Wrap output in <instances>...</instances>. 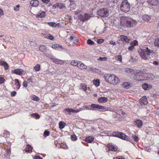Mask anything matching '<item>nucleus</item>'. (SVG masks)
I'll return each mask as SVG.
<instances>
[{
  "instance_id": "obj_1",
  "label": "nucleus",
  "mask_w": 159,
  "mask_h": 159,
  "mask_svg": "<svg viewBox=\"0 0 159 159\" xmlns=\"http://www.w3.org/2000/svg\"><path fill=\"white\" fill-rule=\"evenodd\" d=\"M103 77L107 82L114 85H116L119 82L118 78L114 75L106 74Z\"/></svg>"
},
{
  "instance_id": "obj_2",
  "label": "nucleus",
  "mask_w": 159,
  "mask_h": 159,
  "mask_svg": "<svg viewBox=\"0 0 159 159\" xmlns=\"http://www.w3.org/2000/svg\"><path fill=\"white\" fill-rule=\"evenodd\" d=\"M145 50L143 56H142L143 59L148 60L149 59H152L155 57V54L153 50H151L147 47L146 48Z\"/></svg>"
},
{
  "instance_id": "obj_3",
  "label": "nucleus",
  "mask_w": 159,
  "mask_h": 159,
  "mask_svg": "<svg viewBox=\"0 0 159 159\" xmlns=\"http://www.w3.org/2000/svg\"><path fill=\"white\" fill-rule=\"evenodd\" d=\"M120 8L121 11L123 12H127L129 10L130 4L127 0L123 1L121 4Z\"/></svg>"
},
{
  "instance_id": "obj_4",
  "label": "nucleus",
  "mask_w": 159,
  "mask_h": 159,
  "mask_svg": "<svg viewBox=\"0 0 159 159\" xmlns=\"http://www.w3.org/2000/svg\"><path fill=\"white\" fill-rule=\"evenodd\" d=\"M144 74L142 71L137 70L134 76V79L137 80H143L145 77H143Z\"/></svg>"
},
{
  "instance_id": "obj_5",
  "label": "nucleus",
  "mask_w": 159,
  "mask_h": 159,
  "mask_svg": "<svg viewBox=\"0 0 159 159\" xmlns=\"http://www.w3.org/2000/svg\"><path fill=\"white\" fill-rule=\"evenodd\" d=\"M113 136L118 137L126 140H129V138L125 134L119 132H114L113 134Z\"/></svg>"
},
{
  "instance_id": "obj_6",
  "label": "nucleus",
  "mask_w": 159,
  "mask_h": 159,
  "mask_svg": "<svg viewBox=\"0 0 159 159\" xmlns=\"http://www.w3.org/2000/svg\"><path fill=\"white\" fill-rule=\"evenodd\" d=\"M97 13L98 15L102 17H107L109 15L108 11L105 8L100 9L98 11Z\"/></svg>"
},
{
  "instance_id": "obj_7",
  "label": "nucleus",
  "mask_w": 159,
  "mask_h": 159,
  "mask_svg": "<svg viewBox=\"0 0 159 159\" xmlns=\"http://www.w3.org/2000/svg\"><path fill=\"white\" fill-rule=\"evenodd\" d=\"M90 107L92 108H93L91 109V110H101L100 111H104L106 110L105 107L97 104H92L91 105Z\"/></svg>"
},
{
  "instance_id": "obj_8",
  "label": "nucleus",
  "mask_w": 159,
  "mask_h": 159,
  "mask_svg": "<svg viewBox=\"0 0 159 159\" xmlns=\"http://www.w3.org/2000/svg\"><path fill=\"white\" fill-rule=\"evenodd\" d=\"M126 25L129 27H131L135 26L137 23V21L131 19H129L126 21Z\"/></svg>"
},
{
  "instance_id": "obj_9",
  "label": "nucleus",
  "mask_w": 159,
  "mask_h": 159,
  "mask_svg": "<svg viewBox=\"0 0 159 159\" xmlns=\"http://www.w3.org/2000/svg\"><path fill=\"white\" fill-rule=\"evenodd\" d=\"M53 8L54 9L57 8L61 9H65L66 8V7L63 4L58 2L56 3L53 6Z\"/></svg>"
},
{
  "instance_id": "obj_10",
  "label": "nucleus",
  "mask_w": 159,
  "mask_h": 159,
  "mask_svg": "<svg viewBox=\"0 0 159 159\" xmlns=\"http://www.w3.org/2000/svg\"><path fill=\"white\" fill-rule=\"evenodd\" d=\"M24 71L22 69H17L12 71V72L17 75H21L23 74Z\"/></svg>"
},
{
  "instance_id": "obj_11",
  "label": "nucleus",
  "mask_w": 159,
  "mask_h": 159,
  "mask_svg": "<svg viewBox=\"0 0 159 159\" xmlns=\"http://www.w3.org/2000/svg\"><path fill=\"white\" fill-rule=\"evenodd\" d=\"M135 125H136L138 128H141L143 125V123L142 121L140 119L136 120L134 122Z\"/></svg>"
},
{
  "instance_id": "obj_12",
  "label": "nucleus",
  "mask_w": 159,
  "mask_h": 159,
  "mask_svg": "<svg viewBox=\"0 0 159 159\" xmlns=\"http://www.w3.org/2000/svg\"><path fill=\"white\" fill-rule=\"evenodd\" d=\"M108 99L107 97H101L98 99V102L100 103H105L107 101Z\"/></svg>"
},
{
  "instance_id": "obj_13",
  "label": "nucleus",
  "mask_w": 159,
  "mask_h": 159,
  "mask_svg": "<svg viewBox=\"0 0 159 159\" xmlns=\"http://www.w3.org/2000/svg\"><path fill=\"white\" fill-rule=\"evenodd\" d=\"M90 17L91 16L89 15L84 13L82 15L81 20L84 22L85 20H88Z\"/></svg>"
},
{
  "instance_id": "obj_14",
  "label": "nucleus",
  "mask_w": 159,
  "mask_h": 159,
  "mask_svg": "<svg viewBox=\"0 0 159 159\" xmlns=\"http://www.w3.org/2000/svg\"><path fill=\"white\" fill-rule=\"evenodd\" d=\"M141 105H146L148 104L147 98L146 97H143L141 99V101L140 102Z\"/></svg>"
},
{
  "instance_id": "obj_15",
  "label": "nucleus",
  "mask_w": 159,
  "mask_h": 159,
  "mask_svg": "<svg viewBox=\"0 0 159 159\" xmlns=\"http://www.w3.org/2000/svg\"><path fill=\"white\" fill-rule=\"evenodd\" d=\"M152 88L151 85L148 84L147 83H145L142 85V88L145 90H149Z\"/></svg>"
},
{
  "instance_id": "obj_16",
  "label": "nucleus",
  "mask_w": 159,
  "mask_h": 159,
  "mask_svg": "<svg viewBox=\"0 0 159 159\" xmlns=\"http://www.w3.org/2000/svg\"><path fill=\"white\" fill-rule=\"evenodd\" d=\"M0 64L4 66L5 70H7L8 69V65L6 62L1 60L0 61Z\"/></svg>"
},
{
  "instance_id": "obj_17",
  "label": "nucleus",
  "mask_w": 159,
  "mask_h": 159,
  "mask_svg": "<svg viewBox=\"0 0 159 159\" xmlns=\"http://www.w3.org/2000/svg\"><path fill=\"white\" fill-rule=\"evenodd\" d=\"M120 39L121 41L124 42L125 41L126 43L129 42V39H128L127 36L124 35H122L120 36Z\"/></svg>"
},
{
  "instance_id": "obj_18",
  "label": "nucleus",
  "mask_w": 159,
  "mask_h": 159,
  "mask_svg": "<svg viewBox=\"0 0 159 159\" xmlns=\"http://www.w3.org/2000/svg\"><path fill=\"white\" fill-rule=\"evenodd\" d=\"M31 6L33 7H37L39 5V1L37 0H32L30 2Z\"/></svg>"
},
{
  "instance_id": "obj_19",
  "label": "nucleus",
  "mask_w": 159,
  "mask_h": 159,
  "mask_svg": "<svg viewBox=\"0 0 159 159\" xmlns=\"http://www.w3.org/2000/svg\"><path fill=\"white\" fill-rule=\"evenodd\" d=\"M148 2L152 6H156L158 3V0H148Z\"/></svg>"
},
{
  "instance_id": "obj_20",
  "label": "nucleus",
  "mask_w": 159,
  "mask_h": 159,
  "mask_svg": "<svg viewBox=\"0 0 159 159\" xmlns=\"http://www.w3.org/2000/svg\"><path fill=\"white\" fill-rule=\"evenodd\" d=\"M146 75L145 76H146L145 78H146L148 79H150V80H153L155 78L154 75L151 73H149L148 74H147L146 73Z\"/></svg>"
},
{
  "instance_id": "obj_21",
  "label": "nucleus",
  "mask_w": 159,
  "mask_h": 159,
  "mask_svg": "<svg viewBox=\"0 0 159 159\" xmlns=\"http://www.w3.org/2000/svg\"><path fill=\"white\" fill-rule=\"evenodd\" d=\"M128 82H125L122 84V86L124 88L128 89L132 86Z\"/></svg>"
},
{
  "instance_id": "obj_22",
  "label": "nucleus",
  "mask_w": 159,
  "mask_h": 159,
  "mask_svg": "<svg viewBox=\"0 0 159 159\" xmlns=\"http://www.w3.org/2000/svg\"><path fill=\"white\" fill-rule=\"evenodd\" d=\"M94 139V138L92 136H89L85 139V141L88 143H92Z\"/></svg>"
},
{
  "instance_id": "obj_23",
  "label": "nucleus",
  "mask_w": 159,
  "mask_h": 159,
  "mask_svg": "<svg viewBox=\"0 0 159 159\" xmlns=\"http://www.w3.org/2000/svg\"><path fill=\"white\" fill-rule=\"evenodd\" d=\"M109 149L111 151H116L117 150V148L116 146L111 144H109Z\"/></svg>"
},
{
  "instance_id": "obj_24",
  "label": "nucleus",
  "mask_w": 159,
  "mask_h": 159,
  "mask_svg": "<svg viewBox=\"0 0 159 159\" xmlns=\"http://www.w3.org/2000/svg\"><path fill=\"white\" fill-rule=\"evenodd\" d=\"M52 47L53 49L57 50H60V49L62 48V47L61 46L58 44H55L53 45L52 46Z\"/></svg>"
},
{
  "instance_id": "obj_25",
  "label": "nucleus",
  "mask_w": 159,
  "mask_h": 159,
  "mask_svg": "<svg viewBox=\"0 0 159 159\" xmlns=\"http://www.w3.org/2000/svg\"><path fill=\"white\" fill-rule=\"evenodd\" d=\"M32 147L29 144L27 145L26 148L24 150L25 152H30L32 151Z\"/></svg>"
},
{
  "instance_id": "obj_26",
  "label": "nucleus",
  "mask_w": 159,
  "mask_h": 159,
  "mask_svg": "<svg viewBox=\"0 0 159 159\" xmlns=\"http://www.w3.org/2000/svg\"><path fill=\"white\" fill-rule=\"evenodd\" d=\"M45 15V12L44 11H40L36 16V17L40 18L44 17Z\"/></svg>"
},
{
  "instance_id": "obj_27",
  "label": "nucleus",
  "mask_w": 159,
  "mask_h": 159,
  "mask_svg": "<svg viewBox=\"0 0 159 159\" xmlns=\"http://www.w3.org/2000/svg\"><path fill=\"white\" fill-rule=\"evenodd\" d=\"M125 71L128 73H131L133 74L134 73L135 71L134 69L130 68H127L125 69Z\"/></svg>"
},
{
  "instance_id": "obj_28",
  "label": "nucleus",
  "mask_w": 159,
  "mask_h": 159,
  "mask_svg": "<svg viewBox=\"0 0 159 159\" xmlns=\"http://www.w3.org/2000/svg\"><path fill=\"white\" fill-rule=\"evenodd\" d=\"M142 18L143 20L146 21H149L151 19V17L147 15H144L142 16Z\"/></svg>"
},
{
  "instance_id": "obj_29",
  "label": "nucleus",
  "mask_w": 159,
  "mask_h": 159,
  "mask_svg": "<svg viewBox=\"0 0 159 159\" xmlns=\"http://www.w3.org/2000/svg\"><path fill=\"white\" fill-rule=\"evenodd\" d=\"M78 67L80 68L81 69H85L87 68V66L81 62L79 61Z\"/></svg>"
},
{
  "instance_id": "obj_30",
  "label": "nucleus",
  "mask_w": 159,
  "mask_h": 159,
  "mask_svg": "<svg viewBox=\"0 0 159 159\" xmlns=\"http://www.w3.org/2000/svg\"><path fill=\"white\" fill-rule=\"evenodd\" d=\"M39 49L41 52H44L47 50V48L44 45H41L39 47Z\"/></svg>"
},
{
  "instance_id": "obj_31",
  "label": "nucleus",
  "mask_w": 159,
  "mask_h": 159,
  "mask_svg": "<svg viewBox=\"0 0 159 159\" xmlns=\"http://www.w3.org/2000/svg\"><path fill=\"white\" fill-rule=\"evenodd\" d=\"M30 98L31 100L35 101H38L39 100V98L38 97L34 95H31Z\"/></svg>"
},
{
  "instance_id": "obj_32",
  "label": "nucleus",
  "mask_w": 159,
  "mask_h": 159,
  "mask_svg": "<svg viewBox=\"0 0 159 159\" xmlns=\"http://www.w3.org/2000/svg\"><path fill=\"white\" fill-rule=\"evenodd\" d=\"M79 61L78 60H72L70 62V64L75 66H77L79 65Z\"/></svg>"
},
{
  "instance_id": "obj_33",
  "label": "nucleus",
  "mask_w": 159,
  "mask_h": 159,
  "mask_svg": "<svg viewBox=\"0 0 159 159\" xmlns=\"http://www.w3.org/2000/svg\"><path fill=\"white\" fill-rule=\"evenodd\" d=\"M81 88L83 89L84 91H85L87 90V85L85 83H82L80 84Z\"/></svg>"
},
{
  "instance_id": "obj_34",
  "label": "nucleus",
  "mask_w": 159,
  "mask_h": 159,
  "mask_svg": "<svg viewBox=\"0 0 159 159\" xmlns=\"http://www.w3.org/2000/svg\"><path fill=\"white\" fill-rule=\"evenodd\" d=\"M155 46L159 47V38L156 39L154 42Z\"/></svg>"
},
{
  "instance_id": "obj_35",
  "label": "nucleus",
  "mask_w": 159,
  "mask_h": 159,
  "mask_svg": "<svg viewBox=\"0 0 159 159\" xmlns=\"http://www.w3.org/2000/svg\"><path fill=\"white\" fill-rule=\"evenodd\" d=\"M93 83L96 86L98 87L99 85L100 84V81L98 79H97L96 80H94L93 81Z\"/></svg>"
},
{
  "instance_id": "obj_36",
  "label": "nucleus",
  "mask_w": 159,
  "mask_h": 159,
  "mask_svg": "<svg viewBox=\"0 0 159 159\" xmlns=\"http://www.w3.org/2000/svg\"><path fill=\"white\" fill-rule=\"evenodd\" d=\"M53 61L56 64L61 65L64 62L63 60H53Z\"/></svg>"
},
{
  "instance_id": "obj_37",
  "label": "nucleus",
  "mask_w": 159,
  "mask_h": 159,
  "mask_svg": "<svg viewBox=\"0 0 159 159\" xmlns=\"http://www.w3.org/2000/svg\"><path fill=\"white\" fill-rule=\"evenodd\" d=\"M70 9L71 10H74L76 7V6L75 3L71 4L70 6Z\"/></svg>"
},
{
  "instance_id": "obj_38",
  "label": "nucleus",
  "mask_w": 159,
  "mask_h": 159,
  "mask_svg": "<svg viewBox=\"0 0 159 159\" xmlns=\"http://www.w3.org/2000/svg\"><path fill=\"white\" fill-rule=\"evenodd\" d=\"M48 24L52 27H56L57 24L55 22H48Z\"/></svg>"
},
{
  "instance_id": "obj_39",
  "label": "nucleus",
  "mask_w": 159,
  "mask_h": 159,
  "mask_svg": "<svg viewBox=\"0 0 159 159\" xmlns=\"http://www.w3.org/2000/svg\"><path fill=\"white\" fill-rule=\"evenodd\" d=\"M34 69L36 71H39L40 70V66L39 64L36 65L34 67Z\"/></svg>"
},
{
  "instance_id": "obj_40",
  "label": "nucleus",
  "mask_w": 159,
  "mask_h": 159,
  "mask_svg": "<svg viewBox=\"0 0 159 159\" xmlns=\"http://www.w3.org/2000/svg\"><path fill=\"white\" fill-rule=\"evenodd\" d=\"M131 137L132 138L134 139V141H135V142H137L139 140L138 137L137 136H136L135 135H133Z\"/></svg>"
},
{
  "instance_id": "obj_41",
  "label": "nucleus",
  "mask_w": 159,
  "mask_h": 159,
  "mask_svg": "<svg viewBox=\"0 0 159 159\" xmlns=\"http://www.w3.org/2000/svg\"><path fill=\"white\" fill-rule=\"evenodd\" d=\"M71 139L72 140L76 141L77 138L75 134H73L71 135Z\"/></svg>"
},
{
  "instance_id": "obj_42",
  "label": "nucleus",
  "mask_w": 159,
  "mask_h": 159,
  "mask_svg": "<svg viewBox=\"0 0 159 159\" xmlns=\"http://www.w3.org/2000/svg\"><path fill=\"white\" fill-rule=\"evenodd\" d=\"M87 43L88 44L93 45L95 44L91 40L89 39L87 41Z\"/></svg>"
},
{
  "instance_id": "obj_43",
  "label": "nucleus",
  "mask_w": 159,
  "mask_h": 159,
  "mask_svg": "<svg viewBox=\"0 0 159 159\" xmlns=\"http://www.w3.org/2000/svg\"><path fill=\"white\" fill-rule=\"evenodd\" d=\"M50 134V132L48 130H45L44 132V136L45 137L49 136Z\"/></svg>"
},
{
  "instance_id": "obj_44",
  "label": "nucleus",
  "mask_w": 159,
  "mask_h": 159,
  "mask_svg": "<svg viewBox=\"0 0 159 159\" xmlns=\"http://www.w3.org/2000/svg\"><path fill=\"white\" fill-rule=\"evenodd\" d=\"M46 36V38L50 39V40H53L54 39V37L52 35H51V34H48Z\"/></svg>"
},
{
  "instance_id": "obj_45",
  "label": "nucleus",
  "mask_w": 159,
  "mask_h": 159,
  "mask_svg": "<svg viewBox=\"0 0 159 159\" xmlns=\"http://www.w3.org/2000/svg\"><path fill=\"white\" fill-rule=\"evenodd\" d=\"M65 126L64 125L63 123L61 121L59 123V127L61 129H62Z\"/></svg>"
},
{
  "instance_id": "obj_46",
  "label": "nucleus",
  "mask_w": 159,
  "mask_h": 159,
  "mask_svg": "<svg viewBox=\"0 0 159 159\" xmlns=\"http://www.w3.org/2000/svg\"><path fill=\"white\" fill-rule=\"evenodd\" d=\"M31 115H32V116L34 117L35 118H37L38 117H39V116L38 114L36 113H33L31 114Z\"/></svg>"
},
{
  "instance_id": "obj_47",
  "label": "nucleus",
  "mask_w": 159,
  "mask_h": 159,
  "mask_svg": "<svg viewBox=\"0 0 159 159\" xmlns=\"http://www.w3.org/2000/svg\"><path fill=\"white\" fill-rule=\"evenodd\" d=\"M72 108H67L64 109V111H68V113L70 115V112H72Z\"/></svg>"
},
{
  "instance_id": "obj_48",
  "label": "nucleus",
  "mask_w": 159,
  "mask_h": 159,
  "mask_svg": "<svg viewBox=\"0 0 159 159\" xmlns=\"http://www.w3.org/2000/svg\"><path fill=\"white\" fill-rule=\"evenodd\" d=\"M27 82L26 81H24L23 83V86L24 87H26L27 86Z\"/></svg>"
},
{
  "instance_id": "obj_49",
  "label": "nucleus",
  "mask_w": 159,
  "mask_h": 159,
  "mask_svg": "<svg viewBox=\"0 0 159 159\" xmlns=\"http://www.w3.org/2000/svg\"><path fill=\"white\" fill-rule=\"evenodd\" d=\"M4 81V79L3 78L0 77V84H2Z\"/></svg>"
},
{
  "instance_id": "obj_50",
  "label": "nucleus",
  "mask_w": 159,
  "mask_h": 159,
  "mask_svg": "<svg viewBox=\"0 0 159 159\" xmlns=\"http://www.w3.org/2000/svg\"><path fill=\"white\" fill-rule=\"evenodd\" d=\"M104 41V40L103 39H99L97 41V43L98 44H100L102 43Z\"/></svg>"
},
{
  "instance_id": "obj_51",
  "label": "nucleus",
  "mask_w": 159,
  "mask_h": 159,
  "mask_svg": "<svg viewBox=\"0 0 159 159\" xmlns=\"http://www.w3.org/2000/svg\"><path fill=\"white\" fill-rule=\"evenodd\" d=\"M92 70L94 72L96 73H98L99 72V70L96 68H92Z\"/></svg>"
},
{
  "instance_id": "obj_52",
  "label": "nucleus",
  "mask_w": 159,
  "mask_h": 159,
  "mask_svg": "<svg viewBox=\"0 0 159 159\" xmlns=\"http://www.w3.org/2000/svg\"><path fill=\"white\" fill-rule=\"evenodd\" d=\"M16 92L15 91H12L11 93V96L12 97L14 96L16 94Z\"/></svg>"
},
{
  "instance_id": "obj_53",
  "label": "nucleus",
  "mask_w": 159,
  "mask_h": 159,
  "mask_svg": "<svg viewBox=\"0 0 159 159\" xmlns=\"http://www.w3.org/2000/svg\"><path fill=\"white\" fill-rule=\"evenodd\" d=\"M15 84L16 86V89H18L20 88V85L19 83V85H18L16 83H15Z\"/></svg>"
},
{
  "instance_id": "obj_54",
  "label": "nucleus",
  "mask_w": 159,
  "mask_h": 159,
  "mask_svg": "<svg viewBox=\"0 0 159 159\" xmlns=\"http://www.w3.org/2000/svg\"><path fill=\"white\" fill-rule=\"evenodd\" d=\"M134 46L132 45L131 46H130L128 48V49L130 51H132L133 49L134 48Z\"/></svg>"
},
{
  "instance_id": "obj_55",
  "label": "nucleus",
  "mask_w": 159,
  "mask_h": 159,
  "mask_svg": "<svg viewBox=\"0 0 159 159\" xmlns=\"http://www.w3.org/2000/svg\"><path fill=\"white\" fill-rule=\"evenodd\" d=\"M42 2L45 3H48L50 0H41Z\"/></svg>"
},
{
  "instance_id": "obj_56",
  "label": "nucleus",
  "mask_w": 159,
  "mask_h": 159,
  "mask_svg": "<svg viewBox=\"0 0 159 159\" xmlns=\"http://www.w3.org/2000/svg\"><path fill=\"white\" fill-rule=\"evenodd\" d=\"M81 10H77V11H76L75 12V13L76 15H77L79 13H81Z\"/></svg>"
},
{
  "instance_id": "obj_57",
  "label": "nucleus",
  "mask_w": 159,
  "mask_h": 159,
  "mask_svg": "<svg viewBox=\"0 0 159 159\" xmlns=\"http://www.w3.org/2000/svg\"><path fill=\"white\" fill-rule=\"evenodd\" d=\"M34 159H43V158L39 156H36L35 157Z\"/></svg>"
},
{
  "instance_id": "obj_58",
  "label": "nucleus",
  "mask_w": 159,
  "mask_h": 159,
  "mask_svg": "<svg viewBox=\"0 0 159 159\" xmlns=\"http://www.w3.org/2000/svg\"><path fill=\"white\" fill-rule=\"evenodd\" d=\"M110 43L113 45L116 44V43L115 42H113L112 41H111L110 42Z\"/></svg>"
},
{
  "instance_id": "obj_59",
  "label": "nucleus",
  "mask_w": 159,
  "mask_h": 159,
  "mask_svg": "<svg viewBox=\"0 0 159 159\" xmlns=\"http://www.w3.org/2000/svg\"><path fill=\"white\" fill-rule=\"evenodd\" d=\"M32 79L31 78H29L27 79V81L28 83L30 82H32Z\"/></svg>"
},
{
  "instance_id": "obj_60",
  "label": "nucleus",
  "mask_w": 159,
  "mask_h": 159,
  "mask_svg": "<svg viewBox=\"0 0 159 159\" xmlns=\"http://www.w3.org/2000/svg\"><path fill=\"white\" fill-rule=\"evenodd\" d=\"M107 58L106 57H100L99 59H98V60H106Z\"/></svg>"
},
{
  "instance_id": "obj_61",
  "label": "nucleus",
  "mask_w": 159,
  "mask_h": 159,
  "mask_svg": "<svg viewBox=\"0 0 159 159\" xmlns=\"http://www.w3.org/2000/svg\"><path fill=\"white\" fill-rule=\"evenodd\" d=\"M15 83H16L18 85H19V80L18 79H15Z\"/></svg>"
},
{
  "instance_id": "obj_62",
  "label": "nucleus",
  "mask_w": 159,
  "mask_h": 159,
  "mask_svg": "<svg viewBox=\"0 0 159 159\" xmlns=\"http://www.w3.org/2000/svg\"><path fill=\"white\" fill-rule=\"evenodd\" d=\"M82 110V108H80V109H77L76 110V113L79 112L80 111Z\"/></svg>"
},
{
  "instance_id": "obj_63",
  "label": "nucleus",
  "mask_w": 159,
  "mask_h": 159,
  "mask_svg": "<svg viewBox=\"0 0 159 159\" xmlns=\"http://www.w3.org/2000/svg\"><path fill=\"white\" fill-rule=\"evenodd\" d=\"M3 14V11L0 8V16L2 15Z\"/></svg>"
},
{
  "instance_id": "obj_64",
  "label": "nucleus",
  "mask_w": 159,
  "mask_h": 159,
  "mask_svg": "<svg viewBox=\"0 0 159 159\" xmlns=\"http://www.w3.org/2000/svg\"><path fill=\"white\" fill-rule=\"evenodd\" d=\"M153 64L155 65H158L159 64L158 62L157 61H153Z\"/></svg>"
}]
</instances>
